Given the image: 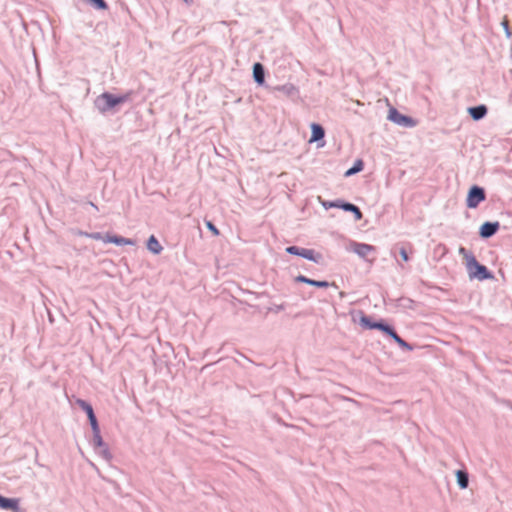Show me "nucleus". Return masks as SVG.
<instances>
[{"mask_svg":"<svg viewBox=\"0 0 512 512\" xmlns=\"http://www.w3.org/2000/svg\"><path fill=\"white\" fill-rule=\"evenodd\" d=\"M186 3H190L192 0H184Z\"/></svg>","mask_w":512,"mask_h":512,"instance_id":"c85d7f7f","label":"nucleus"},{"mask_svg":"<svg viewBox=\"0 0 512 512\" xmlns=\"http://www.w3.org/2000/svg\"><path fill=\"white\" fill-rule=\"evenodd\" d=\"M104 243H114L116 245H133L134 242L131 239L124 238L121 236L105 235L103 238Z\"/></svg>","mask_w":512,"mask_h":512,"instance_id":"9b49d317","label":"nucleus"},{"mask_svg":"<svg viewBox=\"0 0 512 512\" xmlns=\"http://www.w3.org/2000/svg\"><path fill=\"white\" fill-rule=\"evenodd\" d=\"M485 200V192L478 186H473L467 196V206L469 208H476L479 203Z\"/></svg>","mask_w":512,"mask_h":512,"instance_id":"7ed1b4c3","label":"nucleus"},{"mask_svg":"<svg viewBox=\"0 0 512 512\" xmlns=\"http://www.w3.org/2000/svg\"><path fill=\"white\" fill-rule=\"evenodd\" d=\"M93 433H94V444H95V447L100 448V447L105 446V444H104V442L102 440V437L100 435L99 427H97V430H93Z\"/></svg>","mask_w":512,"mask_h":512,"instance_id":"aec40b11","label":"nucleus"},{"mask_svg":"<svg viewBox=\"0 0 512 512\" xmlns=\"http://www.w3.org/2000/svg\"><path fill=\"white\" fill-rule=\"evenodd\" d=\"M392 338L400 347L411 349L410 346L401 337H399L397 333H393Z\"/></svg>","mask_w":512,"mask_h":512,"instance_id":"4be33fe9","label":"nucleus"},{"mask_svg":"<svg viewBox=\"0 0 512 512\" xmlns=\"http://www.w3.org/2000/svg\"><path fill=\"white\" fill-rule=\"evenodd\" d=\"M89 236H90V238H92L94 240H101V241H103V238H105V236H102L100 233H93V234H90Z\"/></svg>","mask_w":512,"mask_h":512,"instance_id":"bb28decb","label":"nucleus"},{"mask_svg":"<svg viewBox=\"0 0 512 512\" xmlns=\"http://www.w3.org/2000/svg\"><path fill=\"white\" fill-rule=\"evenodd\" d=\"M468 112L474 120H480L486 115L487 108L485 105H479L476 107L469 108Z\"/></svg>","mask_w":512,"mask_h":512,"instance_id":"ddd939ff","label":"nucleus"},{"mask_svg":"<svg viewBox=\"0 0 512 512\" xmlns=\"http://www.w3.org/2000/svg\"><path fill=\"white\" fill-rule=\"evenodd\" d=\"M147 248L153 254H160L163 247L154 235H151L147 241Z\"/></svg>","mask_w":512,"mask_h":512,"instance_id":"4468645a","label":"nucleus"},{"mask_svg":"<svg viewBox=\"0 0 512 512\" xmlns=\"http://www.w3.org/2000/svg\"><path fill=\"white\" fill-rule=\"evenodd\" d=\"M501 25L503 26L505 33L508 37L512 36V26L509 25V20L507 16H505L501 22Z\"/></svg>","mask_w":512,"mask_h":512,"instance_id":"412c9836","label":"nucleus"},{"mask_svg":"<svg viewBox=\"0 0 512 512\" xmlns=\"http://www.w3.org/2000/svg\"><path fill=\"white\" fill-rule=\"evenodd\" d=\"M296 281L301 282V283H306V284H309V285H312V286H315L318 288H327L329 286V283L327 281L312 280L303 275L297 276Z\"/></svg>","mask_w":512,"mask_h":512,"instance_id":"f8f14e48","label":"nucleus"},{"mask_svg":"<svg viewBox=\"0 0 512 512\" xmlns=\"http://www.w3.org/2000/svg\"><path fill=\"white\" fill-rule=\"evenodd\" d=\"M323 205L326 208L336 207V208H342L345 211H350L351 213H354L356 220H361L362 216H363L360 209L351 203L329 202V203H323Z\"/></svg>","mask_w":512,"mask_h":512,"instance_id":"20e7f679","label":"nucleus"},{"mask_svg":"<svg viewBox=\"0 0 512 512\" xmlns=\"http://www.w3.org/2000/svg\"><path fill=\"white\" fill-rule=\"evenodd\" d=\"M311 130H312V135L309 140L310 142L319 141L324 137V134H325L324 129L320 125L313 123L311 125Z\"/></svg>","mask_w":512,"mask_h":512,"instance_id":"dca6fc26","label":"nucleus"},{"mask_svg":"<svg viewBox=\"0 0 512 512\" xmlns=\"http://www.w3.org/2000/svg\"><path fill=\"white\" fill-rule=\"evenodd\" d=\"M100 451H99V454L106 460H110L111 459V454L108 450V448L106 446H103V447H100L99 448Z\"/></svg>","mask_w":512,"mask_h":512,"instance_id":"5701e85b","label":"nucleus"},{"mask_svg":"<svg viewBox=\"0 0 512 512\" xmlns=\"http://www.w3.org/2000/svg\"><path fill=\"white\" fill-rule=\"evenodd\" d=\"M19 503L20 500L18 498H6L0 495V508L5 510H11L13 512H19Z\"/></svg>","mask_w":512,"mask_h":512,"instance_id":"1a4fd4ad","label":"nucleus"},{"mask_svg":"<svg viewBox=\"0 0 512 512\" xmlns=\"http://www.w3.org/2000/svg\"><path fill=\"white\" fill-rule=\"evenodd\" d=\"M370 329H379L391 337H393V333H396L390 326L382 324V323L370 325Z\"/></svg>","mask_w":512,"mask_h":512,"instance_id":"a211bd4d","label":"nucleus"},{"mask_svg":"<svg viewBox=\"0 0 512 512\" xmlns=\"http://www.w3.org/2000/svg\"><path fill=\"white\" fill-rule=\"evenodd\" d=\"M362 169H363V162H362L361 160H359V161H357V162L355 163V165H354L352 168L348 169V170L345 172V176H347V177H348V176H351V175H353V174H355V173L360 172Z\"/></svg>","mask_w":512,"mask_h":512,"instance_id":"6ab92c4d","label":"nucleus"},{"mask_svg":"<svg viewBox=\"0 0 512 512\" xmlns=\"http://www.w3.org/2000/svg\"><path fill=\"white\" fill-rule=\"evenodd\" d=\"M499 229V223L498 222H485L481 227H480V235L483 237V238H488V237H491L492 235H494L497 230Z\"/></svg>","mask_w":512,"mask_h":512,"instance_id":"9d476101","label":"nucleus"},{"mask_svg":"<svg viewBox=\"0 0 512 512\" xmlns=\"http://www.w3.org/2000/svg\"><path fill=\"white\" fill-rule=\"evenodd\" d=\"M264 75H265L264 68H263L262 64L255 63L253 66V76H254L255 81L259 85H262L264 83Z\"/></svg>","mask_w":512,"mask_h":512,"instance_id":"2eb2a0df","label":"nucleus"},{"mask_svg":"<svg viewBox=\"0 0 512 512\" xmlns=\"http://www.w3.org/2000/svg\"><path fill=\"white\" fill-rule=\"evenodd\" d=\"M456 476H457V481H458L459 486L462 489L467 488V486H468V475H467V473L462 471V470H458L456 472Z\"/></svg>","mask_w":512,"mask_h":512,"instance_id":"f3484780","label":"nucleus"},{"mask_svg":"<svg viewBox=\"0 0 512 512\" xmlns=\"http://www.w3.org/2000/svg\"><path fill=\"white\" fill-rule=\"evenodd\" d=\"M206 226L215 236L219 235V230L213 225L212 222L207 221Z\"/></svg>","mask_w":512,"mask_h":512,"instance_id":"393cba45","label":"nucleus"},{"mask_svg":"<svg viewBox=\"0 0 512 512\" xmlns=\"http://www.w3.org/2000/svg\"><path fill=\"white\" fill-rule=\"evenodd\" d=\"M388 119L394 123H397V124L403 125V126H414L415 125V122L410 117L400 114L397 111V109H395L393 107H391L389 109Z\"/></svg>","mask_w":512,"mask_h":512,"instance_id":"39448f33","label":"nucleus"},{"mask_svg":"<svg viewBox=\"0 0 512 512\" xmlns=\"http://www.w3.org/2000/svg\"><path fill=\"white\" fill-rule=\"evenodd\" d=\"M131 93H127L123 96H114L110 93H103L101 99L105 101L106 108H113L120 103H124L130 98Z\"/></svg>","mask_w":512,"mask_h":512,"instance_id":"0eeeda50","label":"nucleus"},{"mask_svg":"<svg viewBox=\"0 0 512 512\" xmlns=\"http://www.w3.org/2000/svg\"><path fill=\"white\" fill-rule=\"evenodd\" d=\"M98 9L105 10L107 9V4L104 0H90Z\"/></svg>","mask_w":512,"mask_h":512,"instance_id":"b1692460","label":"nucleus"},{"mask_svg":"<svg viewBox=\"0 0 512 512\" xmlns=\"http://www.w3.org/2000/svg\"><path fill=\"white\" fill-rule=\"evenodd\" d=\"M351 250L362 258L368 259V257L375 253V247L369 244L353 242L351 244Z\"/></svg>","mask_w":512,"mask_h":512,"instance_id":"423d86ee","label":"nucleus"},{"mask_svg":"<svg viewBox=\"0 0 512 512\" xmlns=\"http://www.w3.org/2000/svg\"><path fill=\"white\" fill-rule=\"evenodd\" d=\"M361 323H362L364 326L368 327V328H370V325H374V324H375V323L371 322V321H370V319H369V318H367V317H362V318H361Z\"/></svg>","mask_w":512,"mask_h":512,"instance_id":"a878e982","label":"nucleus"},{"mask_svg":"<svg viewBox=\"0 0 512 512\" xmlns=\"http://www.w3.org/2000/svg\"><path fill=\"white\" fill-rule=\"evenodd\" d=\"M400 255L402 257V259L407 262L409 260V257H408V254H407V251L404 249V248H401L400 249Z\"/></svg>","mask_w":512,"mask_h":512,"instance_id":"cd10ccee","label":"nucleus"},{"mask_svg":"<svg viewBox=\"0 0 512 512\" xmlns=\"http://www.w3.org/2000/svg\"><path fill=\"white\" fill-rule=\"evenodd\" d=\"M465 259L466 267L471 278H477L479 280L491 278L487 268L479 264L473 255H466Z\"/></svg>","mask_w":512,"mask_h":512,"instance_id":"f257e3e1","label":"nucleus"},{"mask_svg":"<svg viewBox=\"0 0 512 512\" xmlns=\"http://www.w3.org/2000/svg\"><path fill=\"white\" fill-rule=\"evenodd\" d=\"M286 252L289 254L301 256L303 258H306V259L314 261V262H319L321 259V255L319 253H316L314 250L300 248L297 246L287 247Z\"/></svg>","mask_w":512,"mask_h":512,"instance_id":"f03ea898","label":"nucleus"},{"mask_svg":"<svg viewBox=\"0 0 512 512\" xmlns=\"http://www.w3.org/2000/svg\"><path fill=\"white\" fill-rule=\"evenodd\" d=\"M77 404L87 413L92 430H97V427H99V426H98V422L95 417L92 406L90 404H88L86 401L81 400V399L77 400Z\"/></svg>","mask_w":512,"mask_h":512,"instance_id":"6e6552de","label":"nucleus"}]
</instances>
